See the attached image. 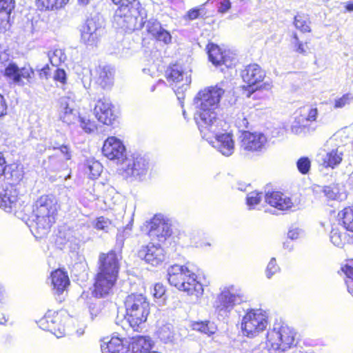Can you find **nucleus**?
Wrapping results in <instances>:
<instances>
[{
	"label": "nucleus",
	"instance_id": "f257e3e1",
	"mask_svg": "<svg viewBox=\"0 0 353 353\" xmlns=\"http://www.w3.org/2000/svg\"><path fill=\"white\" fill-rule=\"evenodd\" d=\"M225 90L221 85L206 87L196 95L194 120L199 128L206 130L208 124L220 121L217 118V109Z\"/></svg>",
	"mask_w": 353,
	"mask_h": 353
},
{
	"label": "nucleus",
	"instance_id": "f03ea898",
	"mask_svg": "<svg viewBox=\"0 0 353 353\" xmlns=\"http://www.w3.org/2000/svg\"><path fill=\"white\" fill-rule=\"evenodd\" d=\"M59 205L57 199L52 194L39 196L32 207L35 230L40 236L47 234L56 221Z\"/></svg>",
	"mask_w": 353,
	"mask_h": 353
},
{
	"label": "nucleus",
	"instance_id": "7ed1b4c3",
	"mask_svg": "<svg viewBox=\"0 0 353 353\" xmlns=\"http://www.w3.org/2000/svg\"><path fill=\"white\" fill-rule=\"evenodd\" d=\"M168 276L170 285L178 290L193 295L197 299L203 295V285L196 281L194 270L190 265H174L168 268Z\"/></svg>",
	"mask_w": 353,
	"mask_h": 353
},
{
	"label": "nucleus",
	"instance_id": "20e7f679",
	"mask_svg": "<svg viewBox=\"0 0 353 353\" xmlns=\"http://www.w3.org/2000/svg\"><path fill=\"white\" fill-rule=\"evenodd\" d=\"M223 121H219L207 125L206 130L199 128L203 138L209 142L213 148L225 157L232 155L234 150V141L232 134L229 132H223Z\"/></svg>",
	"mask_w": 353,
	"mask_h": 353
},
{
	"label": "nucleus",
	"instance_id": "39448f33",
	"mask_svg": "<svg viewBox=\"0 0 353 353\" xmlns=\"http://www.w3.org/2000/svg\"><path fill=\"white\" fill-rule=\"evenodd\" d=\"M125 319L137 330L150 314V303L141 294H130L125 299Z\"/></svg>",
	"mask_w": 353,
	"mask_h": 353
},
{
	"label": "nucleus",
	"instance_id": "423d86ee",
	"mask_svg": "<svg viewBox=\"0 0 353 353\" xmlns=\"http://www.w3.org/2000/svg\"><path fill=\"white\" fill-rule=\"evenodd\" d=\"M294 330L285 324H275L267 334V346L281 353L290 349L294 343Z\"/></svg>",
	"mask_w": 353,
	"mask_h": 353
},
{
	"label": "nucleus",
	"instance_id": "0eeeda50",
	"mask_svg": "<svg viewBox=\"0 0 353 353\" xmlns=\"http://www.w3.org/2000/svg\"><path fill=\"white\" fill-rule=\"evenodd\" d=\"M141 6L138 0H123L116 10L114 23L119 28L134 29L138 16L141 15Z\"/></svg>",
	"mask_w": 353,
	"mask_h": 353
},
{
	"label": "nucleus",
	"instance_id": "6e6552de",
	"mask_svg": "<svg viewBox=\"0 0 353 353\" xmlns=\"http://www.w3.org/2000/svg\"><path fill=\"white\" fill-rule=\"evenodd\" d=\"M268 323V316L265 311L261 309L250 310L242 319L243 334L249 338L256 337L267 328Z\"/></svg>",
	"mask_w": 353,
	"mask_h": 353
},
{
	"label": "nucleus",
	"instance_id": "1a4fd4ad",
	"mask_svg": "<svg viewBox=\"0 0 353 353\" xmlns=\"http://www.w3.org/2000/svg\"><path fill=\"white\" fill-rule=\"evenodd\" d=\"M243 299L241 290L233 285L221 288L214 302V307L220 316H227Z\"/></svg>",
	"mask_w": 353,
	"mask_h": 353
},
{
	"label": "nucleus",
	"instance_id": "9d476101",
	"mask_svg": "<svg viewBox=\"0 0 353 353\" xmlns=\"http://www.w3.org/2000/svg\"><path fill=\"white\" fill-rule=\"evenodd\" d=\"M318 109L312 105H305L300 108L296 112L294 120L291 125L292 133L301 135L305 134L314 129L310 123L316 120Z\"/></svg>",
	"mask_w": 353,
	"mask_h": 353
},
{
	"label": "nucleus",
	"instance_id": "9b49d317",
	"mask_svg": "<svg viewBox=\"0 0 353 353\" xmlns=\"http://www.w3.org/2000/svg\"><path fill=\"white\" fill-rule=\"evenodd\" d=\"M4 76L9 83L23 87L32 83L34 71L29 65L19 68L14 63H9L5 68Z\"/></svg>",
	"mask_w": 353,
	"mask_h": 353
},
{
	"label": "nucleus",
	"instance_id": "f8f14e48",
	"mask_svg": "<svg viewBox=\"0 0 353 353\" xmlns=\"http://www.w3.org/2000/svg\"><path fill=\"white\" fill-rule=\"evenodd\" d=\"M166 75L169 81L175 83L173 89L180 100L191 83V71L183 69L179 65H174L167 70Z\"/></svg>",
	"mask_w": 353,
	"mask_h": 353
},
{
	"label": "nucleus",
	"instance_id": "ddd939ff",
	"mask_svg": "<svg viewBox=\"0 0 353 353\" xmlns=\"http://www.w3.org/2000/svg\"><path fill=\"white\" fill-rule=\"evenodd\" d=\"M240 139V150L245 154L261 152L268 142L266 136L258 132L244 131Z\"/></svg>",
	"mask_w": 353,
	"mask_h": 353
},
{
	"label": "nucleus",
	"instance_id": "4468645a",
	"mask_svg": "<svg viewBox=\"0 0 353 353\" xmlns=\"http://www.w3.org/2000/svg\"><path fill=\"white\" fill-rule=\"evenodd\" d=\"M37 324L40 328L50 332L57 338L62 337L65 334L62 314L57 311L48 310L37 321Z\"/></svg>",
	"mask_w": 353,
	"mask_h": 353
},
{
	"label": "nucleus",
	"instance_id": "2eb2a0df",
	"mask_svg": "<svg viewBox=\"0 0 353 353\" xmlns=\"http://www.w3.org/2000/svg\"><path fill=\"white\" fill-rule=\"evenodd\" d=\"M74 97L73 93L68 92L59 101V118L68 125L74 123L80 117L79 111L74 108Z\"/></svg>",
	"mask_w": 353,
	"mask_h": 353
},
{
	"label": "nucleus",
	"instance_id": "dca6fc26",
	"mask_svg": "<svg viewBox=\"0 0 353 353\" xmlns=\"http://www.w3.org/2000/svg\"><path fill=\"white\" fill-rule=\"evenodd\" d=\"M102 152L110 160L116 161L121 165L128 159L125 145L115 137H110L104 141Z\"/></svg>",
	"mask_w": 353,
	"mask_h": 353
},
{
	"label": "nucleus",
	"instance_id": "f3484780",
	"mask_svg": "<svg viewBox=\"0 0 353 353\" xmlns=\"http://www.w3.org/2000/svg\"><path fill=\"white\" fill-rule=\"evenodd\" d=\"M94 114L99 122L108 125L113 124L118 117L113 104L106 98L97 101Z\"/></svg>",
	"mask_w": 353,
	"mask_h": 353
},
{
	"label": "nucleus",
	"instance_id": "a211bd4d",
	"mask_svg": "<svg viewBox=\"0 0 353 353\" xmlns=\"http://www.w3.org/2000/svg\"><path fill=\"white\" fill-rule=\"evenodd\" d=\"M148 163L139 156L128 158L121 165V170L126 176H132L140 179L147 174Z\"/></svg>",
	"mask_w": 353,
	"mask_h": 353
},
{
	"label": "nucleus",
	"instance_id": "6ab92c4d",
	"mask_svg": "<svg viewBox=\"0 0 353 353\" xmlns=\"http://www.w3.org/2000/svg\"><path fill=\"white\" fill-rule=\"evenodd\" d=\"M138 256L152 266H158L165 259V254L163 248L154 243L142 246L138 252Z\"/></svg>",
	"mask_w": 353,
	"mask_h": 353
},
{
	"label": "nucleus",
	"instance_id": "aec40b11",
	"mask_svg": "<svg viewBox=\"0 0 353 353\" xmlns=\"http://www.w3.org/2000/svg\"><path fill=\"white\" fill-rule=\"evenodd\" d=\"M120 258L114 251L102 253L99 257L98 272L118 277Z\"/></svg>",
	"mask_w": 353,
	"mask_h": 353
},
{
	"label": "nucleus",
	"instance_id": "412c9836",
	"mask_svg": "<svg viewBox=\"0 0 353 353\" xmlns=\"http://www.w3.org/2000/svg\"><path fill=\"white\" fill-rule=\"evenodd\" d=\"M148 234L152 238H157L159 241H163L172 233L170 224L161 216H155L148 223Z\"/></svg>",
	"mask_w": 353,
	"mask_h": 353
},
{
	"label": "nucleus",
	"instance_id": "4be33fe9",
	"mask_svg": "<svg viewBox=\"0 0 353 353\" xmlns=\"http://www.w3.org/2000/svg\"><path fill=\"white\" fill-rule=\"evenodd\" d=\"M17 202L18 192L16 188L9 183L2 182L0 185V208L10 212L17 207Z\"/></svg>",
	"mask_w": 353,
	"mask_h": 353
},
{
	"label": "nucleus",
	"instance_id": "5701e85b",
	"mask_svg": "<svg viewBox=\"0 0 353 353\" xmlns=\"http://www.w3.org/2000/svg\"><path fill=\"white\" fill-rule=\"evenodd\" d=\"M117 278L98 272L95 279L93 294L98 298H103L109 295L112 292Z\"/></svg>",
	"mask_w": 353,
	"mask_h": 353
},
{
	"label": "nucleus",
	"instance_id": "b1692460",
	"mask_svg": "<svg viewBox=\"0 0 353 353\" xmlns=\"http://www.w3.org/2000/svg\"><path fill=\"white\" fill-rule=\"evenodd\" d=\"M344 152V146H338L332 149L324 150L318 156L325 168L334 169L341 163Z\"/></svg>",
	"mask_w": 353,
	"mask_h": 353
},
{
	"label": "nucleus",
	"instance_id": "393cba45",
	"mask_svg": "<svg viewBox=\"0 0 353 353\" xmlns=\"http://www.w3.org/2000/svg\"><path fill=\"white\" fill-rule=\"evenodd\" d=\"M81 41L88 46L95 45L100 36V28L93 19H88L81 26Z\"/></svg>",
	"mask_w": 353,
	"mask_h": 353
},
{
	"label": "nucleus",
	"instance_id": "a878e982",
	"mask_svg": "<svg viewBox=\"0 0 353 353\" xmlns=\"http://www.w3.org/2000/svg\"><path fill=\"white\" fill-rule=\"evenodd\" d=\"M265 200L270 205L280 210H286L296 206L290 197L280 192L267 193Z\"/></svg>",
	"mask_w": 353,
	"mask_h": 353
},
{
	"label": "nucleus",
	"instance_id": "bb28decb",
	"mask_svg": "<svg viewBox=\"0 0 353 353\" xmlns=\"http://www.w3.org/2000/svg\"><path fill=\"white\" fill-rule=\"evenodd\" d=\"M101 347L103 353H125L129 350V342L118 336H112L108 341H103Z\"/></svg>",
	"mask_w": 353,
	"mask_h": 353
},
{
	"label": "nucleus",
	"instance_id": "cd10ccee",
	"mask_svg": "<svg viewBox=\"0 0 353 353\" xmlns=\"http://www.w3.org/2000/svg\"><path fill=\"white\" fill-rule=\"evenodd\" d=\"M242 78L248 86L256 85L261 82L265 77V72L257 64L248 65L242 71Z\"/></svg>",
	"mask_w": 353,
	"mask_h": 353
},
{
	"label": "nucleus",
	"instance_id": "c85d7f7f",
	"mask_svg": "<svg viewBox=\"0 0 353 353\" xmlns=\"http://www.w3.org/2000/svg\"><path fill=\"white\" fill-rule=\"evenodd\" d=\"M51 283L53 290L57 294L62 293L70 284L67 274L61 270H57L51 274Z\"/></svg>",
	"mask_w": 353,
	"mask_h": 353
},
{
	"label": "nucleus",
	"instance_id": "c756f323",
	"mask_svg": "<svg viewBox=\"0 0 353 353\" xmlns=\"http://www.w3.org/2000/svg\"><path fill=\"white\" fill-rule=\"evenodd\" d=\"M15 0H0V30L10 28L9 19Z\"/></svg>",
	"mask_w": 353,
	"mask_h": 353
},
{
	"label": "nucleus",
	"instance_id": "7c9ffc66",
	"mask_svg": "<svg viewBox=\"0 0 353 353\" xmlns=\"http://www.w3.org/2000/svg\"><path fill=\"white\" fill-rule=\"evenodd\" d=\"M251 114V108L248 106H243L238 110L235 114L234 123L240 130L248 128L249 125V117Z\"/></svg>",
	"mask_w": 353,
	"mask_h": 353
},
{
	"label": "nucleus",
	"instance_id": "2f4dec72",
	"mask_svg": "<svg viewBox=\"0 0 353 353\" xmlns=\"http://www.w3.org/2000/svg\"><path fill=\"white\" fill-rule=\"evenodd\" d=\"M208 54L210 61L214 65H219L226 62L225 57L220 48L214 43H209L207 46Z\"/></svg>",
	"mask_w": 353,
	"mask_h": 353
},
{
	"label": "nucleus",
	"instance_id": "473e14b6",
	"mask_svg": "<svg viewBox=\"0 0 353 353\" xmlns=\"http://www.w3.org/2000/svg\"><path fill=\"white\" fill-rule=\"evenodd\" d=\"M132 349L137 353H145V352H150V349L152 347V340L148 336H138L132 339Z\"/></svg>",
	"mask_w": 353,
	"mask_h": 353
},
{
	"label": "nucleus",
	"instance_id": "72a5a7b5",
	"mask_svg": "<svg viewBox=\"0 0 353 353\" xmlns=\"http://www.w3.org/2000/svg\"><path fill=\"white\" fill-rule=\"evenodd\" d=\"M69 0H35L37 7L41 10H55L64 7Z\"/></svg>",
	"mask_w": 353,
	"mask_h": 353
},
{
	"label": "nucleus",
	"instance_id": "f704fd0d",
	"mask_svg": "<svg viewBox=\"0 0 353 353\" xmlns=\"http://www.w3.org/2000/svg\"><path fill=\"white\" fill-rule=\"evenodd\" d=\"M97 83L103 88H108L112 85L113 80V74L109 68H99L98 71Z\"/></svg>",
	"mask_w": 353,
	"mask_h": 353
},
{
	"label": "nucleus",
	"instance_id": "c9c22d12",
	"mask_svg": "<svg viewBox=\"0 0 353 353\" xmlns=\"http://www.w3.org/2000/svg\"><path fill=\"white\" fill-rule=\"evenodd\" d=\"M339 216L342 221L343 228L353 232V207L345 208L339 212Z\"/></svg>",
	"mask_w": 353,
	"mask_h": 353
},
{
	"label": "nucleus",
	"instance_id": "e433bc0d",
	"mask_svg": "<svg viewBox=\"0 0 353 353\" xmlns=\"http://www.w3.org/2000/svg\"><path fill=\"white\" fill-rule=\"evenodd\" d=\"M330 241L336 247L342 248L347 241V235L339 228H333L330 232Z\"/></svg>",
	"mask_w": 353,
	"mask_h": 353
},
{
	"label": "nucleus",
	"instance_id": "4c0bfd02",
	"mask_svg": "<svg viewBox=\"0 0 353 353\" xmlns=\"http://www.w3.org/2000/svg\"><path fill=\"white\" fill-rule=\"evenodd\" d=\"M103 170L102 165L95 160H88L86 163V173L91 179H97Z\"/></svg>",
	"mask_w": 353,
	"mask_h": 353
},
{
	"label": "nucleus",
	"instance_id": "58836bf2",
	"mask_svg": "<svg viewBox=\"0 0 353 353\" xmlns=\"http://www.w3.org/2000/svg\"><path fill=\"white\" fill-rule=\"evenodd\" d=\"M159 338L164 342L172 341L174 339V327L172 324L167 323L160 327L157 331Z\"/></svg>",
	"mask_w": 353,
	"mask_h": 353
},
{
	"label": "nucleus",
	"instance_id": "ea45409f",
	"mask_svg": "<svg viewBox=\"0 0 353 353\" xmlns=\"http://www.w3.org/2000/svg\"><path fill=\"white\" fill-rule=\"evenodd\" d=\"M290 46L296 53L305 54L307 52L306 45L299 40L296 32L291 34Z\"/></svg>",
	"mask_w": 353,
	"mask_h": 353
},
{
	"label": "nucleus",
	"instance_id": "a19ab883",
	"mask_svg": "<svg viewBox=\"0 0 353 353\" xmlns=\"http://www.w3.org/2000/svg\"><path fill=\"white\" fill-rule=\"evenodd\" d=\"M341 270L346 275L345 283L347 290L353 296V261L343 267Z\"/></svg>",
	"mask_w": 353,
	"mask_h": 353
},
{
	"label": "nucleus",
	"instance_id": "79ce46f5",
	"mask_svg": "<svg viewBox=\"0 0 353 353\" xmlns=\"http://www.w3.org/2000/svg\"><path fill=\"white\" fill-rule=\"evenodd\" d=\"M192 327L193 330L208 334V336L214 334L216 331V327L214 324L210 322H197L194 323Z\"/></svg>",
	"mask_w": 353,
	"mask_h": 353
},
{
	"label": "nucleus",
	"instance_id": "37998d69",
	"mask_svg": "<svg viewBox=\"0 0 353 353\" xmlns=\"http://www.w3.org/2000/svg\"><path fill=\"white\" fill-rule=\"evenodd\" d=\"M295 27L303 32H310V21L307 17L298 14L294 17Z\"/></svg>",
	"mask_w": 353,
	"mask_h": 353
},
{
	"label": "nucleus",
	"instance_id": "c03bdc74",
	"mask_svg": "<svg viewBox=\"0 0 353 353\" xmlns=\"http://www.w3.org/2000/svg\"><path fill=\"white\" fill-rule=\"evenodd\" d=\"M353 101V94L348 92L334 99V108L335 109L343 108L350 105Z\"/></svg>",
	"mask_w": 353,
	"mask_h": 353
},
{
	"label": "nucleus",
	"instance_id": "a18cd8bd",
	"mask_svg": "<svg viewBox=\"0 0 353 353\" xmlns=\"http://www.w3.org/2000/svg\"><path fill=\"white\" fill-rule=\"evenodd\" d=\"M48 57L53 65H58L65 60V54L61 49H55L50 52Z\"/></svg>",
	"mask_w": 353,
	"mask_h": 353
},
{
	"label": "nucleus",
	"instance_id": "49530a36",
	"mask_svg": "<svg viewBox=\"0 0 353 353\" xmlns=\"http://www.w3.org/2000/svg\"><path fill=\"white\" fill-rule=\"evenodd\" d=\"M263 197L262 192H252L247 195L246 203L250 209H253L258 205Z\"/></svg>",
	"mask_w": 353,
	"mask_h": 353
},
{
	"label": "nucleus",
	"instance_id": "de8ad7c7",
	"mask_svg": "<svg viewBox=\"0 0 353 353\" xmlns=\"http://www.w3.org/2000/svg\"><path fill=\"white\" fill-rule=\"evenodd\" d=\"M78 120L80 122V127L86 133H92L97 130V125L94 121L85 117H79Z\"/></svg>",
	"mask_w": 353,
	"mask_h": 353
},
{
	"label": "nucleus",
	"instance_id": "09e8293b",
	"mask_svg": "<svg viewBox=\"0 0 353 353\" xmlns=\"http://www.w3.org/2000/svg\"><path fill=\"white\" fill-rule=\"evenodd\" d=\"M94 227L98 230L108 232L112 228V222L108 218L100 216L94 221Z\"/></svg>",
	"mask_w": 353,
	"mask_h": 353
},
{
	"label": "nucleus",
	"instance_id": "8fccbe9b",
	"mask_svg": "<svg viewBox=\"0 0 353 353\" xmlns=\"http://www.w3.org/2000/svg\"><path fill=\"white\" fill-rule=\"evenodd\" d=\"M145 28L152 37L155 36L162 28L161 23L157 20L153 19L145 22Z\"/></svg>",
	"mask_w": 353,
	"mask_h": 353
},
{
	"label": "nucleus",
	"instance_id": "3c124183",
	"mask_svg": "<svg viewBox=\"0 0 353 353\" xmlns=\"http://www.w3.org/2000/svg\"><path fill=\"white\" fill-rule=\"evenodd\" d=\"M279 270V267L276 264V259L272 258L268 264L266 268V276L270 279L274 274Z\"/></svg>",
	"mask_w": 353,
	"mask_h": 353
},
{
	"label": "nucleus",
	"instance_id": "603ef678",
	"mask_svg": "<svg viewBox=\"0 0 353 353\" xmlns=\"http://www.w3.org/2000/svg\"><path fill=\"white\" fill-rule=\"evenodd\" d=\"M154 37L159 41H163L165 44L170 43L172 40V37L170 32L163 28L161 29V31H159V32L154 36Z\"/></svg>",
	"mask_w": 353,
	"mask_h": 353
},
{
	"label": "nucleus",
	"instance_id": "864d4df0",
	"mask_svg": "<svg viewBox=\"0 0 353 353\" xmlns=\"http://www.w3.org/2000/svg\"><path fill=\"white\" fill-rule=\"evenodd\" d=\"M297 168L302 174H306L310 168V161L307 157H302L297 161Z\"/></svg>",
	"mask_w": 353,
	"mask_h": 353
},
{
	"label": "nucleus",
	"instance_id": "5fc2aeb1",
	"mask_svg": "<svg viewBox=\"0 0 353 353\" xmlns=\"http://www.w3.org/2000/svg\"><path fill=\"white\" fill-rule=\"evenodd\" d=\"M54 81L59 82L62 85L67 81V74L63 69L58 68L55 70L53 77Z\"/></svg>",
	"mask_w": 353,
	"mask_h": 353
},
{
	"label": "nucleus",
	"instance_id": "6e6d98bb",
	"mask_svg": "<svg viewBox=\"0 0 353 353\" xmlns=\"http://www.w3.org/2000/svg\"><path fill=\"white\" fill-rule=\"evenodd\" d=\"M165 290L164 286L160 283L155 284L152 291L153 297L157 299H162L163 295L165 294Z\"/></svg>",
	"mask_w": 353,
	"mask_h": 353
},
{
	"label": "nucleus",
	"instance_id": "4d7b16f0",
	"mask_svg": "<svg viewBox=\"0 0 353 353\" xmlns=\"http://www.w3.org/2000/svg\"><path fill=\"white\" fill-rule=\"evenodd\" d=\"M52 148L54 150H59V151L61 152V153L62 154L63 158L65 159V160H69L71 158V153H70V148H68V145H52Z\"/></svg>",
	"mask_w": 353,
	"mask_h": 353
},
{
	"label": "nucleus",
	"instance_id": "13d9d810",
	"mask_svg": "<svg viewBox=\"0 0 353 353\" xmlns=\"http://www.w3.org/2000/svg\"><path fill=\"white\" fill-rule=\"evenodd\" d=\"M142 70L144 74L152 77H157L159 75L158 68L154 63L150 64L148 68L144 67Z\"/></svg>",
	"mask_w": 353,
	"mask_h": 353
},
{
	"label": "nucleus",
	"instance_id": "bf43d9fd",
	"mask_svg": "<svg viewBox=\"0 0 353 353\" xmlns=\"http://www.w3.org/2000/svg\"><path fill=\"white\" fill-rule=\"evenodd\" d=\"M325 195L330 199L335 200L338 199L337 192L335 191V189L327 186L324 189Z\"/></svg>",
	"mask_w": 353,
	"mask_h": 353
},
{
	"label": "nucleus",
	"instance_id": "052dcab7",
	"mask_svg": "<svg viewBox=\"0 0 353 353\" xmlns=\"http://www.w3.org/2000/svg\"><path fill=\"white\" fill-rule=\"evenodd\" d=\"M231 8V3L229 0H223L218 8V12L222 14L226 13Z\"/></svg>",
	"mask_w": 353,
	"mask_h": 353
},
{
	"label": "nucleus",
	"instance_id": "680f3d73",
	"mask_svg": "<svg viewBox=\"0 0 353 353\" xmlns=\"http://www.w3.org/2000/svg\"><path fill=\"white\" fill-rule=\"evenodd\" d=\"M200 14L199 9L192 8L190 10L184 17L185 19L194 20L199 17Z\"/></svg>",
	"mask_w": 353,
	"mask_h": 353
},
{
	"label": "nucleus",
	"instance_id": "e2e57ef3",
	"mask_svg": "<svg viewBox=\"0 0 353 353\" xmlns=\"http://www.w3.org/2000/svg\"><path fill=\"white\" fill-rule=\"evenodd\" d=\"M301 230L299 228L290 229L288 232V236L292 240H295L299 238L301 235Z\"/></svg>",
	"mask_w": 353,
	"mask_h": 353
},
{
	"label": "nucleus",
	"instance_id": "0e129e2a",
	"mask_svg": "<svg viewBox=\"0 0 353 353\" xmlns=\"http://www.w3.org/2000/svg\"><path fill=\"white\" fill-rule=\"evenodd\" d=\"M6 161L3 155L0 153V185H1V183L4 181V171H5V165Z\"/></svg>",
	"mask_w": 353,
	"mask_h": 353
},
{
	"label": "nucleus",
	"instance_id": "69168bd1",
	"mask_svg": "<svg viewBox=\"0 0 353 353\" xmlns=\"http://www.w3.org/2000/svg\"><path fill=\"white\" fill-rule=\"evenodd\" d=\"M7 112V104L5 99L0 94V117L4 116Z\"/></svg>",
	"mask_w": 353,
	"mask_h": 353
},
{
	"label": "nucleus",
	"instance_id": "338daca9",
	"mask_svg": "<svg viewBox=\"0 0 353 353\" xmlns=\"http://www.w3.org/2000/svg\"><path fill=\"white\" fill-rule=\"evenodd\" d=\"M26 27L28 30H26L27 35H31L33 32V24L31 21H27Z\"/></svg>",
	"mask_w": 353,
	"mask_h": 353
},
{
	"label": "nucleus",
	"instance_id": "774afa93",
	"mask_svg": "<svg viewBox=\"0 0 353 353\" xmlns=\"http://www.w3.org/2000/svg\"><path fill=\"white\" fill-rule=\"evenodd\" d=\"M345 8L348 11H353V2L347 3Z\"/></svg>",
	"mask_w": 353,
	"mask_h": 353
}]
</instances>
